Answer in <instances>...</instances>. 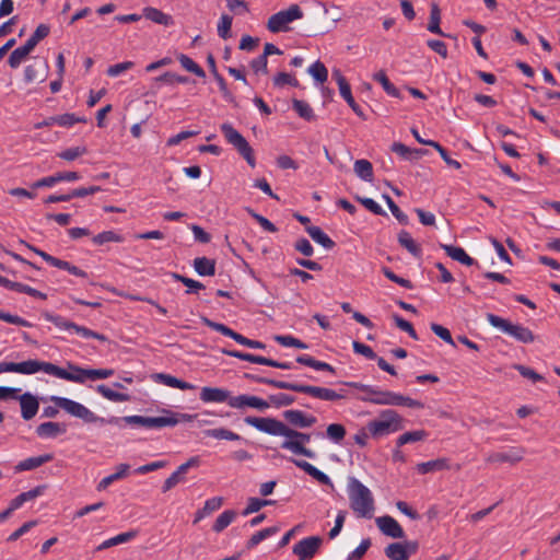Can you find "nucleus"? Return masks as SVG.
<instances>
[{
    "label": "nucleus",
    "mask_w": 560,
    "mask_h": 560,
    "mask_svg": "<svg viewBox=\"0 0 560 560\" xmlns=\"http://www.w3.org/2000/svg\"><path fill=\"white\" fill-rule=\"evenodd\" d=\"M291 462L296 467H299L300 469L305 471L307 475L313 477L315 480H317L319 483L325 485V486H332L330 478L325 472L320 471L319 469H317L315 466H313L308 462L303 460V459H294V458H292Z\"/></svg>",
    "instance_id": "18"
},
{
    "label": "nucleus",
    "mask_w": 560,
    "mask_h": 560,
    "mask_svg": "<svg viewBox=\"0 0 560 560\" xmlns=\"http://www.w3.org/2000/svg\"><path fill=\"white\" fill-rule=\"evenodd\" d=\"M416 469L419 474L422 475L450 469V460L445 457H442L429 462L419 463Z\"/></svg>",
    "instance_id": "26"
},
{
    "label": "nucleus",
    "mask_w": 560,
    "mask_h": 560,
    "mask_svg": "<svg viewBox=\"0 0 560 560\" xmlns=\"http://www.w3.org/2000/svg\"><path fill=\"white\" fill-rule=\"evenodd\" d=\"M92 241L96 245H103L109 242L121 243L124 242V237L115 231H104L95 235Z\"/></svg>",
    "instance_id": "52"
},
{
    "label": "nucleus",
    "mask_w": 560,
    "mask_h": 560,
    "mask_svg": "<svg viewBox=\"0 0 560 560\" xmlns=\"http://www.w3.org/2000/svg\"><path fill=\"white\" fill-rule=\"evenodd\" d=\"M273 85L278 89H281L283 88L284 85H291V86H299V81L298 79L293 75V74H290V73H287V72H279L277 73L273 79Z\"/></svg>",
    "instance_id": "55"
},
{
    "label": "nucleus",
    "mask_w": 560,
    "mask_h": 560,
    "mask_svg": "<svg viewBox=\"0 0 560 560\" xmlns=\"http://www.w3.org/2000/svg\"><path fill=\"white\" fill-rule=\"evenodd\" d=\"M42 316L52 323L56 327L65 330H73L75 334L80 335L82 338L89 339L94 338L100 341H107V337L103 334L96 332L85 326H80L71 320L63 318L60 315H55L48 311H43Z\"/></svg>",
    "instance_id": "9"
},
{
    "label": "nucleus",
    "mask_w": 560,
    "mask_h": 560,
    "mask_svg": "<svg viewBox=\"0 0 560 560\" xmlns=\"http://www.w3.org/2000/svg\"><path fill=\"white\" fill-rule=\"evenodd\" d=\"M441 247L453 260H456L465 266H472L475 264V259L471 258L462 247L446 244H442Z\"/></svg>",
    "instance_id": "25"
},
{
    "label": "nucleus",
    "mask_w": 560,
    "mask_h": 560,
    "mask_svg": "<svg viewBox=\"0 0 560 560\" xmlns=\"http://www.w3.org/2000/svg\"><path fill=\"white\" fill-rule=\"evenodd\" d=\"M273 501L271 500H262V499H258V498H249L248 499V504L247 506L245 508V510L243 511V515H249L252 513H255V512H258L261 508L266 506V505H269V504H272Z\"/></svg>",
    "instance_id": "63"
},
{
    "label": "nucleus",
    "mask_w": 560,
    "mask_h": 560,
    "mask_svg": "<svg viewBox=\"0 0 560 560\" xmlns=\"http://www.w3.org/2000/svg\"><path fill=\"white\" fill-rule=\"evenodd\" d=\"M284 419L292 425L298 428H310L316 423V418L306 416L301 410L290 409L283 412Z\"/></svg>",
    "instance_id": "17"
},
{
    "label": "nucleus",
    "mask_w": 560,
    "mask_h": 560,
    "mask_svg": "<svg viewBox=\"0 0 560 560\" xmlns=\"http://www.w3.org/2000/svg\"><path fill=\"white\" fill-rule=\"evenodd\" d=\"M129 468H130V466L128 464L118 465L116 472L103 478L98 482L97 490L98 491L105 490L114 481L125 478L128 474Z\"/></svg>",
    "instance_id": "37"
},
{
    "label": "nucleus",
    "mask_w": 560,
    "mask_h": 560,
    "mask_svg": "<svg viewBox=\"0 0 560 560\" xmlns=\"http://www.w3.org/2000/svg\"><path fill=\"white\" fill-rule=\"evenodd\" d=\"M4 372L33 374V360H27L23 362H1L0 373Z\"/></svg>",
    "instance_id": "29"
},
{
    "label": "nucleus",
    "mask_w": 560,
    "mask_h": 560,
    "mask_svg": "<svg viewBox=\"0 0 560 560\" xmlns=\"http://www.w3.org/2000/svg\"><path fill=\"white\" fill-rule=\"evenodd\" d=\"M428 436V432L424 430L409 431L401 434L397 441V447H401L407 443H413L425 440Z\"/></svg>",
    "instance_id": "47"
},
{
    "label": "nucleus",
    "mask_w": 560,
    "mask_h": 560,
    "mask_svg": "<svg viewBox=\"0 0 560 560\" xmlns=\"http://www.w3.org/2000/svg\"><path fill=\"white\" fill-rule=\"evenodd\" d=\"M66 432V425L58 422H44L36 428V433L40 438H56Z\"/></svg>",
    "instance_id": "28"
},
{
    "label": "nucleus",
    "mask_w": 560,
    "mask_h": 560,
    "mask_svg": "<svg viewBox=\"0 0 560 560\" xmlns=\"http://www.w3.org/2000/svg\"><path fill=\"white\" fill-rule=\"evenodd\" d=\"M398 243L415 257L421 256V248L411 237L409 232L405 230L400 231V233L398 234Z\"/></svg>",
    "instance_id": "35"
},
{
    "label": "nucleus",
    "mask_w": 560,
    "mask_h": 560,
    "mask_svg": "<svg viewBox=\"0 0 560 560\" xmlns=\"http://www.w3.org/2000/svg\"><path fill=\"white\" fill-rule=\"evenodd\" d=\"M346 428L340 423H331L326 429V434L335 443H340L346 436Z\"/></svg>",
    "instance_id": "58"
},
{
    "label": "nucleus",
    "mask_w": 560,
    "mask_h": 560,
    "mask_svg": "<svg viewBox=\"0 0 560 560\" xmlns=\"http://www.w3.org/2000/svg\"><path fill=\"white\" fill-rule=\"evenodd\" d=\"M306 232L314 242L320 244L326 249H331L336 245L335 242L326 233H324L319 226H306Z\"/></svg>",
    "instance_id": "30"
},
{
    "label": "nucleus",
    "mask_w": 560,
    "mask_h": 560,
    "mask_svg": "<svg viewBox=\"0 0 560 560\" xmlns=\"http://www.w3.org/2000/svg\"><path fill=\"white\" fill-rule=\"evenodd\" d=\"M526 451L524 447H510L505 452H493L486 457V462L489 464L495 463H509L515 465L523 460Z\"/></svg>",
    "instance_id": "13"
},
{
    "label": "nucleus",
    "mask_w": 560,
    "mask_h": 560,
    "mask_svg": "<svg viewBox=\"0 0 560 560\" xmlns=\"http://www.w3.org/2000/svg\"><path fill=\"white\" fill-rule=\"evenodd\" d=\"M404 420L397 411L386 409L381 411L377 419L370 421L366 429L373 438H381L404 429Z\"/></svg>",
    "instance_id": "5"
},
{
    "label": "nucleus",
    "mask_w": 560,
    "mask_h": 560,
    "mask_svg": "<svg viewBox=\"0 0 560 560\" xmlns=\"http://www.w3.org/2000/svg\"><path fill=\"white\" fill-rule=\"evenodd\" d=\"M279 532V527L278 526H271V527H267V528H264L259 532H257L256 534H254L249 540L247 541L246 544V548L249 550V549H253L254 547H256L258 544H260L262 540L267 539L268 537H271L273 536L275 534H277Z\"/></svg>",
    "instance_id": "40"
},
{
    "label": "nucleus",
    "mask_w": 560,
    "mask_h": 560,
    "mask_svg": "<svg viewBox=\"0 0 560 560\" xmlns=\"http://www.w3.org/2000/svg\"><path fill=\"white\" fill-rule=\"evenodd\" d=\"M244 378L255 382V383H259V384L271 385L279 389H289V387H290L289 382L268 378V377L259 376V375L252 374V373H245Z\"/></svg>",
    "instance_id": "41"
},
{
    "label": "nucleus",
    "mask_w": 560,
    "mask_h": 560,
    "mask_svg": "<svg viewBox=\"0 0 560 560\" xmlns=\"http://www.w3.org/2000/svg\"><path fill=\"white\" fill-rule=\"evenodd\" d=\"M296 362L300 363V364L310 366V368H312L314 370H317V371H327V372L332 373V374L336 373L335 368L332 365H330L329 363L315 360L314 358H312L311 355H307V354L299 355L296 358Z\"/></svg>",
    "instance_id": "34"
},
{
    "label": "nucleus",
    "mask_w": 560,
    "mask_h": 560,
    "mask_svg": "<svg viewBox=\"0 0 560 560\" xmlns=\"http://www.w3.org/2000/svg\"><path fill=\"white\" fill-rule=\"evenodd\" d=\"M373 79L375 81H377L383 86L384 91L388 95H390L393 97H397V98L400 97L399 90L389 81L388 77L386 75V73L383 70L374 73Z\"/></svg>",
    "instance_id": "42"
},
{
    "label": "nucleus",
    "mask_w": 560,
    "mask_h": 560,
    "mask_svg": "<svg viewBox=\"0 0 560 560\" xmlns=\"http://www.w3.org/2000/svg\"><path fill=\"white\" fill-rule=\"evenodd\" d=\"M289 390L307 394L314 398L326 401H336L347 398V392L345 389L336 392L327 387L304 385L299 383H290Z\"/></svg>",
    "instance_id": "11"
},
{
    "label": "nucleus",
    "mask_w": 560,
    "mask_h": 560,
    "mask_svg": "<svg viewBox=\"0 0 560 560\" xmlns=\"http://www.w3.org/2000/svg\"><path fill=\"white\" fill-rule=\"evenodd\" d=\"M44 260L46 262H48L49 265H51L56 268H59V269L67 270L68 272H70L71 275H74L77 277H81V278L88 277V273L84 270L78 268L74 265H71L69 261L61 260L51 255L44 256Z\"/></svg>",
    "instance_id": "27"
},
{
    "label": "nucleus",
    "mask_w": 560,
    "mask_h": 560,
    "mask_svg": "<svg viewBox=\"0 0 560 560\" xmlns=\"http://www.w3.org/2000/svg\"><path fill=\"white\" fill-rule=\"evenodd\" d=\"M52 400L57 404V406L61 407L69 415L77 417L83 420L86 423H101V424H113L119 425L121 421L129 425H138L147 428V417L143 416H126L122 418L118 417H109L102 418L92 412L89 408L83 406L80 402H77L72 399L66 397L52 396Z\"/></svg>",
    "instance_id": "2"
},
{
    "label": "nucleus",
    "mask_w": 560,
    "mask_h": 560,
    "mask_svg": "<svg viewBox=\"0 0 560 560\" xmlns=\"http://www.w3.org/2000/svg\"><path fill=\"white\" fill-rule=\"evenodd\" d=\"M323 539L319 536H311L301 539L293 546V553L302 558V560L312 559L318 551Z\"/></svg>",
    "instance_id": "12"
},
{
    "label": "nucleus",
    "mask_w": 560,
    "mask_h": 560,
    "mask_svg": "<svg viewBox=\"0 0 560 560\" xmlns=\"http://www.w3.org/2000/svg\"><path fill=\"white\" fill-rule=\"evenodd\" d=\"M292 107L301 118L307 121L315 120L316 116L314 114V110L307 102L301 100H293Z\"/></svg>",
    "instance_id": "44"
},
{
    "label": "nucleus",
    "mask_w": 560,
    "mask_h": 560,
    "mask_svg": "<svg viewBox=\"0 0 560 560\" xmlns=\"http://www.w3.org/2000/svg\"><path fill=\"white\" fill-rule=\"evenodd\" d=\"M223 503V499L221 497H214L205 502L202 509H199L195 514L194 524H197L201 521L206 515L211 514L212 512L219 510Z\"/></svg>",
    "instance_id": "33"
},
{
    "label": "nucleus",
    "mask_w": 560,
    "mask_h": 560,
    "mask_svg": "<svg viewBox=\"0 0 560 560\" xmlns=\"http://www.w3.org/2000/svg\"><path fill=\"white\" fill-rule=\"evenodd\" d=\"M178 61L180 62L182 67L187 70L188 72L194 73L195 75L199 78H205L206 72L205 70L196 63L190 57H188L185 54H179L177 56Z\"/></svg>",
    "instance_id": "46"
},
{
    "label": "nucleus",
    "mask_w": 560,
    "mask_h": 560,
    "mask_svg": "<svg viewBox=\"0 0 560 560\" xmlns=\"http://www.w3.org/2000/svg\"><path fill=\"white\" fill-rule=\"evenodd\" d=\"M275 340L283 347H294L298 349H307V345L291 335L275 336Z\"/></svg>",
    "instance_id": "59"
},
{
    "label": "nucleus",
    "mask_w": 560,
    "mask_h": 560,
    "mask_svg": "<svg viewBox=\"0 0 560 560\" xmlns=\"http://www.w3.org/2000/svg\"><path fill=\"white\" fill-rule=\"evenodd\" d=\"M385 556L390 560H408L409 557L406 553V548L402 542H392L385 550Z\"/></svg>",
    "instance_id": "45"
},
{
    "label": "nucleus",
    "mask_w": 560,
    "mask_h": 560,
    "mask_svg": "<svg viewBox=\"0 0 560 560\" xmlns=\"http://www.w3.org/2000/svg\"><path fill=\"white\" fill-rule=\"evenodd\" d=\"M244 422L264 433L287 438L288 440L281 443V447L283 450L291 451L293 454L303 455L308 458L315 457V453L305 447V444L311 441V435L308 433L293 430L276 418L247 416L245 417Z\"/></svg>",
    "instance_id": "1"
},
{
    "label": "nucleus",
    "mask_w": 560,
    "mask_h": 560,
    "mask_svg": "<svg viewBox=\"0 0 560 560\" xmlns=\"http://www.w3.org/2000/svg\"><path fill=\"white\" fill-rule=\"evenodd\" d=\"M205 434L218 440L238 441L242 439L237 433L225 428L209 429L205 431Z\"/></svg>",
    "instance_id": "49"
},
{
    "label": "nucleus",
    "mask_w": 560,
    "mask_h": 560,
    "mask_svg": "<svg viewBox=\"0 0 560 560\" xmlns=\"http://www.w3.org/2000/svg\"><path fill=\"white\" fill-rule=\"evenodd\" d=\"M230 407L236 408V409H244L246 407L256 408L260 411L266 410L270 407L269 401L259 398L257 396H250V395H238L234 396L230 400Z\"/></svg>",
    "instance_id": "15"
},
{
    "label": "nucleus",
    "mask_w": 560,
    "mask_h": 560,
    "mask_svg": "<svg viewBox=\"0 0 560 560\" xmlns=\"http://www.w3.org/2000/svg\"><path fill=\"white\" fill-rule=\"evenodd\" d=\"M68 368L71 372H68L65 369L50 362L33 360V374L42 371L49 375L75 383H83L88 378V375L82 374L77 370L81 369L80 366L68 363Z\"/></svg>",
    "instance_id": "7"
},
{
    "label": "nucleus",
    "mask_w": 560,
    "mask_h": 560,
    "mask_svg": "<svg viewBox=\"0 0 560 560\" xmlns=\"http://www.w3.org/2000/svg\"><path fill=\"white\" fill-rule=\"evenodd\" d=\"M441 22V10L438 3L432 2L430 5V21L428 24V31L441 36H445L440 27Z\"/></svg>",
    "instance_id": "38"
},
{
    "label": "nucleus",
    "mask_w": 560,
    "mask_h": 560,
    "mask_svg": "<svg viewBox=\"0 0 560 560\" xmlns=\"http://www.w3.org/2000/svg\"><path fill=\"white\" fill-rule=\"evenodd\" d=\"M88 153L86 147H73L59 152L57 155L66 161H74L75 159Z\"/></svg>",
    "instance_id": "62"
},
{
    "label": "nucleus",
    "mask_w": 560,
    "mask_h": 560,
    "mask_svg": "<svg viewBox=\"0 0 560 560\" xmlns=\"http://www.w3.org/2000/svg\"><path fill=\"white\" fill-rule=\"evenodd\" d=\"M232 16L222 14L218 24V34L221 38L226 39L231 36Z\"/></svg>",
    "instance_id": "64"
},
{
    "label": "nucleus",
    "mask_w": 560,
    "mask_h": 560,
    "mask_svg": "<svg viewBox=\"0 0 560 560\" xmlns=\"http://www.w3.org/2000/svg\"><path fill=\"white\" fill-rule=\"evenodd\" d=\"M50 27L47 24H39L31 37L25 42V46L33 51L36 45L49 35Z\"/></svg>",
    "instance_id": "43"
},
{
    "label": "nucleus",
    "mask_w": 560,
    "mask_h": 560,
    "mask_svg": "<svg viewBox=\"0 0 560 560\" xmlns=\"http://www.w3.org/2000/svg\"><path fill=\"white\" fill-rule=\"evenodd\" d=\"M48 63L46 61L34 62L28 65L24 70V80L26 83H31L40 77V81L46 79V71Z\"/></svg>",
    "instance_id": "24"
},
{
    "label": "nucleus",
    "mask_w": 560,
    "mask_h": 560,
    "mask_svg": "<svg viewBox=\"0 0 560 560\" xmlns=\"http://www.w3.org/2000/svg\"><path fill=\"white\" fill-rule=\"evenodd\" d=\"M354 173L358 177L365 182H372L373 180V165L368 160H357L354 162Z\"/></svg>",
    "instance_id": "39"
},
{
    "label": "nucleus",
    "mask_w": 560,
    "mask_h": 560,
    "mask_svg": "<svg viewBox=\"0 0 560 560\" xmlns=\"http://www.w3.org/2000/svg\"><path fill=\"white\" fill-rule=\"evenodd\" d=\"M135 536H136V532H132V530L131 532L121 533V534H119V535H117L115 537H112V538L103 541L100 546H97L96 550L101 551V550L110 548L113 546H117V545L127 542L130 539H132Z\"/></svg>",
    "instance_id": "48"
},
{
    "label": "nucleus",
    "mask_w": 560,
    "mask_h": 560,
    "mask_svg": "<svg viewBox=\"0 0 560 560\" xmlns=\"http://www.w3.org/2000/svg\"><path fill=\"white\" fill-rule=\"evenodd\" d=\"M172 277L173 279L182 282L184 285L188 288V290L186 291L187 294L197 293L199 290L205 289V285L201 282L194 280L191 278L182 276L179 273H173Z\"/></svg>",
    "instance_id": "53"
},
{
    "label": "nucleus",
    "mask_w": 560,
    "mask_h": 560,
    "mask_svg": "<svg viewBox=\"0 0 560 560\" xmlns=\"http://www.w3.org/2000/svg\"><path fill=\"white\" fill-rule=\"evenodd\" d=\"M164 416L147 417V429H160L164 427H174L179 423V419L170 410H164Z\"/></svg>",
    "instance_id": "20"
},
{
    "label": "nucleus",
    "mask_w": 560,
    "mask_h": 560,
    "mask_svg": "<svg viewBox=\"0 0 560 560\" xmlns=\"http://www.w3.org/2000/svg\"><path fill=\"white\" fill-rule=\"evenodd\" d=\"M228 143L245 159L250 167L256 166L254 150L248 141L229 122H224L220 127Z\"/></svg>",
    "instance_id": "8"
},
{
    "label": "nucleus",
    "mask_w": 560,
    "mask_h": 560,
    "mask_svg": "<svg viewBox=\"0 0 560 560\" xmlns=\"http://www.w3.org/2000/svg\"><path fill=\"white\" fill-rule=\"evenodd\" d=\"M32 51L28 49V46L22 45L14 49L9 59L8 63L11 68L16 69L31 54Z\"/></svg>",
    "instance_id": "50"
},
{
    "label": "nucleus",
    "mask_w": 560,
    "mask_h": 560,
    "mask_svg": "<svg viewBox=\"0 0 560 560\" xmlns=\"http://www.w3.org/2000/svg\"><path fill=\"white\" fill-rule=\"evenodd\" d=\"M236 512L233 510H226L221 513L215 520L212 529L215 533H220L225 529L235 518Z\"/></svg>",
    "instance_id": "51"
},
{
    "label": "nucleus",
    "mask_w": 560,
    "mask_h": 560,
    "mask_svg": "<svg viewBox=\"0 0 560 560\" xmlns=\"http://www.w3.org/2000/svg\"><path fill=\"white\" fill-rule=\"evenodd\" d=\"M142 16L159 25L170 26L174 24V20L170 14L153 7H145L142 10Z\"/></svg>",
    "instance_id": "23"
},
{
    "label": "nucleus",
    "mask_w": 560,
    "mask_h": 560,
    "mask_svg": "<svg viewBox=\"0 0 560 560\" xmlns=\"http://www.w3.org/2000/svg\"><path fill=\"white\" fill-rule=\"evenodd\" d=\"M268 399H269V404L277 408L290 406L295 401L294 396L283 394V393L270 395L268 397Z\"/></svg>",
    "instance_id": "61"
},
{
    "label": "nucleus",
    "mask_w": 560,
    "mask_h": 560,
    "mask_svg": "<svg viewBox=\"0 0 560 560\" xmlns=\"http://www.w3.org/2000/svg\"><path fill=\"white\" fill-rule=\"evenodd\" d=\"M390 212L397 219L400 224L407 225L409 223L408 215L405 214L399 207L394 202V200L388 195H383Z\"/></svg>",
    "instance_id": "60"
},
{
    "label": "nucleus",
    "mask_w": 560,
    "mask_h": 560,
    "mask_svg": "<svg viewBox=\"0 0 560 560\" xmlns=\"http://www.w3.org/2000/svg\"><path fill=\"white\" fill-rule=\"evenodd\" d=\"M199 398L203 402H228L230 406V400L234 398V396L225 388L205 386L200 390Z\"/></svg>",
    "instance_id": "14"
},
{
    "label": "nucleus",
    "mask_w": 560,
    "mask_h": 560,
    "mask_svg": "<svg viewBox=\"0 0 560 560\" xmlns=\"http://www.w3.org/2000/svg\"><path fill=\"white\" fill-rule=\"evenodd\" d=\"M82 374L88 375V378L95 380H105L110 377L114 374V370L112 369H77Z\"/></svg>",
    "instance_id": "56"
},
{
    "label": "nucleus",
    "mask_w": 560,
    "mask_h": 560,
    "mask_svg": "<svg viewBox=\"0 0 560 560\" xmlns=\"http://www.w3.org/2000/svg\"><path fill=\"white\" fill-rule=\"evenodd\" d=\"M487 319L491 326L500 329L501 331L513 337L520 342L529 343L533 342L535 339L533 331L520 324H513L510 320L502 318L498 315H494L492 313L487 314Z\"/></svg>",
    "instance_id": "6"
},
{
    "label": "nucleus",
    "mask_w": 560,
    "mask_h": 560,
    "mask_svg": "<svg viewBox=\"0 0 560 560\" xmlns=\"http://www.w3.org/2000/svg\"><path fill=\"white\" fill-rule=\"evenodd\" d=\"M376 525L380 530L392 538H404L405 532L399 523L392 516L385 515L376 518Z\"/></svg>",
    "instance_id": "16"
},
{
    "label": "nucleus",
    "mask_w": 560,
    "mask_h": 560,
    "mask_svg": "<svg viewBox=\"0 0 560 560\" xmlns=\"http://www.w3.org/2000/svg\"><path fill=\"white\" fill-rule=\"evenodd\" d=\"M54 459V455L52 454H44V455H40V456H35V457H28L24 460H21L15 467V471L16 472H21V471H26V470H33V469H36L38 467H40L42 465L46 464V463H49Z\"/></svg>",
    "instance_id": "22"
},
{
    "label": "nucleus",
    "mask_w": 560,
    "mask_h": 560,
    "mask_svg": "<svg viewBox=\"0 0 560 560\" xmlns=\"http://www.w3.org/2000/svg\"><path fill=\"white\" fill-rule=\"evenodd\" d=\"M348 495L350 508L358 517L371 518L375 502L371 490L354 477L349 478Z\"/></svg>",
    "instance_id": "4"
},
{
    "label": "nucleus",
    "mask_w": 560,
    "mask_h": 560,
    "mask_svg": "<svg viewBox=\"0 0 560 560\" xmlns=\"http://www.w3.org/2000/svg\"><path fill=\"white\" fill-rule=\"evenodd\" d=\"M96 390L98 394H101L104 398L115 401V402H125L130 400V395L126 393H119L116 390H113L105 384H101L96 386Z\"/></svg>",
    "instance_id": "36"
},
{
    "label": "nucleus",
    "mask_w": 560,
    "mask_h": 560,
    "mask_svg": "<svg viewBox=\"0 0 560 560\" xmlns=\"http://www.w3.org/2000/svg\"><path fill=\"white\" fill-rule=\"evenodd\" d=\"M303 11L298 4L290 5L287 10L279 11L268 19L267 28L272 33L288 31V24L302 19Z\"/></svg>",
    "instance_id": "10"
},
{
    "label": "nucleus",
    "mask_w": 560,
    "mask_h": 560,
    "mask_svg": "<svg viewBox=\"0 0 560 560\" xmlns=\"http://www.w3.org/2000/svg\"><path fill=\"white\" fill-rule=\"evenodd\" d=\"M194 268L199 276H214L215 260L207 257H197L194 259Z\"/></svg>",
    "instance_id": "32"
},
{
    "label": "nucleus",
    "mask_w": 560,
    "mask_h": 560,
    "mask_svg": "<svg viewBox=\"0 0 560 560\" xmlns=\"http://www.w3.org/2000/svg\"><path fill=\"white\" fill-rule=\"evenodd\" d=\"M340 95L343 97V100L348 103V105L351 107V109L362 119H365V115L362 112L361 107L357 104L354 101L351 88L349 86H341V90L339 91Z\"/></svg>",
    "instance_id": "54"
},
{
    "label": "nucleus",
    "mask_w": 560,
    "mask_h": 560,
    "mask_svg": "<svg viewBox=\"0 0 560 560\" xmlns=\"http://www.w3.org/2000/svg\"><path fill=\"white\" fill-rule=\"evenodd\" d=\"M222 353H224L229 357L237 358V359L248 361V362L255 363V364H261V365H267V366L269 364V358L261 357V355H256V354H252V353L241 352L237 350H229V349H223Z\"/></svg>",
    "instance_id": "31"
},
{
    "label": "nucleus",
    "mask_w": 560,
    "mask_h": 560,
    "mask_svg": "<svg viewBox=\"0 0 560 560\" xmlns=\"http://www.w3.org/2000/svg\"><path fill=\"white\" fill-rule=\"evenodd\" d=\"M19 399L21 405L22 418L24 420H30L33 417H35L39 407L37 398L33 396L31 393H25L21 395Z\"/></svg>",
    "instance_id": "19"
},
{
    "label": "nucleus",
    "mask_w": 560,
    "mask_h": 560,
    "mask_svg": "<svg viewBox=\"0 0 560 560\" xmlns=\"http://www.w3.org/2000/svg\"><path fill=\"white\" fill-rule=\"evenodd\" d=\"M348 386L357 388L363 393L365 396H361L360 399L365 402H371L374 405H386V406H406L409 408H423L424 405L416 399H412L408 396H404L401 394L390 392V390H381L374 386L365 385L357 382L346 383Z\"/></svg>",
    "instance_id": "3"
},
{
    "label": "nucleus",
    "mask_w": 560,
    "mask_h": 560,
    "mask_svg": "<svg viewBox=\"0 0 560 560\" xmlns=\"http://www.w3.org/2000/svg\"><path fill=\"white\" fill-rule=\"evenodd\" d=\"M152 378L158 383H161V384L170 386V387L178 388L182 390H191V389L196 388V386L194 384L182 381L171 374L156 373L152 376Z\"/></svg>",
    "instance_id": "21"
},
{
    "label": "nucleus",
    "mask_w": 560,
    "mask_h": 560,
    "mask_svg": "<svg viewBox=\"0 0 560 560\" xmlns=\"http://www.w3.org/2000/svg\"><path fill=\"white\" fill-rule=\"evenodd\" d=\"M308 73L318 82L324 83L328 79L327 68L319 60L315 61L310 68Z\"/></svg>",
    "instance_id": "57"
}]
</instances>
